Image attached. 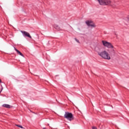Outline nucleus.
Masks as SVG:
<instances>
[{"label":"nucleus","mask_w":129,"mask_h":129,"mask_svg":"<svg viewBox=\"0 0 129 129\" xmlns=\"http://www.w3.org/2000/svg\"><path fill=\"white\" fill-rule=\"evenodd\" d=\"M95 50L96 51V52H98V53H100V47H99V46H96L95 48Z\"/></svg>","instance_id":"nucleus-8"},{"label":"nucleus","mask_w":129,"mask_h":129,"mask_svg":"<svg viewBox=\"0 0 129 129\" xmlns=\"http://www.w3.org/2000/svg\"><path fill=\"white\" fill-rule=\"evenodd\" d=\"M3 107H6V108H11V105L7 104H4L3 105Z\"/></svg>","instance_id":"nucleus-9"},{"label":"nucleus","mask_w":129,"mask_h":129,"mask_svg":"<svg viewBox=\"0 0 129 129\" xmlns=\"http://www.w3.org/2000/svg\"><path fill=\"white\" fill-rule=\"evenodd\" d=\"M48 125H49V124H48Z\"/></svg>","instance_id":"nucleus-17"},{"label":"nucleus","mask_w":129,"mask_h":129,"mask_svg":"<svg viewBox=\"0 0 129 129\" xmlns=\"http://www.w3.org/2000/svg\"><path fill=\"white\" fill-rule=\"evenodd\" d=\"M75 41L77 42V43H80V42H79V40L77 39V38H75Z\"/></svg>","instance_id":"nucleus-12"},{"label":"nucleus","mask_w":129,"mask_h":129,"mask_svg":"<svg viewBox=\"0 0 129 129\" xmlns=\"http://www.w3.org/2000/svg\"><path fill=\"white\" fill-rule=\"evenodd\" d=\"M2 83V80H1V79H0V83Z\"/></svg>","instance_id":"nucleus-14"},{"label":"nucleus","mask_w":129,"mask_h":129,"mask_svg":"<svg viewBox=\"0 0 129 129\" xmlns=\"http://www.w3.org/2000/svg\"><path fill=\"white\" fill-rule=\"evenodd\" d=\"M43 129H46V127H43Z\"/></svg>","instance_id":"nucleus-16"},{"label":"nucleus","mask_w":129,"mask_h":129,"mask_svg":"<svg viewBox=\"0 0 129 129\" xmlns=\"http://www.w3.org/2000/svg\"><path fill=\"white\" fill-rule=\"evenodd\" d=\"M86 24L87 26H88V27H91V28H96V25L92 21H86Z\"/></svg>","instance_id":"nucleus-5"},{"label":"nucleus","mask_w":129,"mask_h":129,"mask_svg":"<svg viewBox=\"0 0 129 129\" xmlns=\"http://www.w3.org/2000/svg\"><path fill=\"white\" fill-rule=\"evenodd\" d=\"M16 126H18V127H20V128H24V127L22 126L21 125L16 124Z\"/></svg>","instance_id":"nucleus-10"},{"label":"nucleus","mask_w":129,"mask_h":129,"mask_svg":"<svg viewBox=\"0 0 129 129\" xmlns=\"http://www.w3.org/2000/svg\"><path fill=\"white\" fill-rule=\"evenodd\" d=\"M3 89V87H2L1 91H2Z\"/></svg>","instance_id":"nucleus-15"},{"label":"nucleus","mask_w":129,"mask_h":129,"mask_svg":"<svg viewBox=\"0 0 129 129\" xmlns=\"http://www.w3.org/2000/svg\"><path fill=\"white\" fill-rule=\"evenodd\" d=\"M64 118L69 120V121H72V120H74V116L72 113H70L69 112H66L64 115Z\"/></svg>","instance_id":"nucleus-3"},{"label":"nucleus","mask_w":129,"mask_h":129,"mask_svg":"<svg viewBox=\"0 0 129 129\" xmlns=\"http://www.w3.org/2000/svg\"><path fill=\"white\" fill-rule=\"evenodd\" d=\"M92 129H97V128L96 127H93Z\"/></svg>","instance_id":"nucleus-13"},{"label":"nucleus","mask_w":129,"mask_h":129,"mask_svg":"<svg viewBox=\"0 0 129 129\" xmlns=\"http://www.w3.org/2000/svg\"><path fill=\"white\" fill-rule=\"evenodd\" d=\"M55 29H56V30H58L59 31V30H60V27H59V26H56L55 27Z\"/></svg>","instance_id":"nucleus-11"},{"label":"nucleus","mask_w":129,"mask_h":129,"mask_svg":"<svg viewBox=\"0 0 129 129\" xmlns=\"http://www.w3.org/2000/svg\"><path fill=\"white\" fill-rule=\"evenodd\" d=\"M98 55L103 59H105V60H110V59H111L110 54H109L106 50L98 52Z\"/></svg>","instance_id":"nucleus-2"},{"label":"nucleus","mask_w":129,"mask_h":129,"mask_svg":"<svg viewBox=\"0 0 129 129\" xmlns=\"http://www.w3.org/2000/svg\"><path fill=\"white\" fill-rule=\"evenodd\" d=\"M14 49H15V51H16V52H17L18 54L20 55V56L24 57V54H23V53H22L19 50H18L17 48H16V47H14Z\"/></svg>","instance_id":"nucleus-7"},{"label":"nucleus","mask_w":129,"mask_h":129,"mask_svg":"<svg viewBox=\"0 0 129 129\" xmlns=\"http://www.w3.org/2000/svg\"><path fill=\"white\" fill-rule=\"evenodd\" d=\"M102 43L104 47H106V48H108V49H109V50H108V51H109V53L110 54V55H112V54H115V48H114L113 45L111 44V43L104 40H103Z\"/></svg>","instance_id":"nucleus-1"},{"label":"nucleus","mask_w":129,"mask_h":129,"mask_svg":"<svg viewBox=\"0 0 129 129\" xmlns=\"http://www.w3.org/2000/svg\"><path fill=\"white\" fill-rule=\"evenodd\" d=\"M101 6H109L111 4L110 0H97Z\"/></svg>","instance_id":"nucleus-4"},{"label":"nucleus","mask_w":129,"mask_h":129,"mask_svg":"<svg viewBox=\"0 0 129 129\" xmlns=\"http://www.w3.org/2000/svg\"><path fill=\"white\" fill-rule=\"evenodd\" d=\"M21 32L23 34L24 37H28V38L32 39V36H31L30 33H29L28 32L22 30L21 31Z\"/></svg>","instance_id":"nucleus-6"}]
</instances>
